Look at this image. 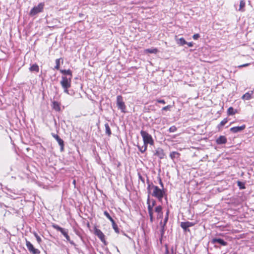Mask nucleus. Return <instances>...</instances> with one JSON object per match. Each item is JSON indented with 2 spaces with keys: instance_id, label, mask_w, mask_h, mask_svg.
<instances>
[{
  "instance_id": "8fccbe9b",
  "label": "nucleus",
  "mask_w": 254,
  "mask_h": 254,
  "mask_svg": "<svg viewBox=\"0 0 254 254\" xmlns=\"http://www.w3.org/2000/svg\"><path fill=\"white\" fill-rule=\"evenodd\" d=\"M112 223V225L115 224L116 222L112 218L111 216H110L109 218H108Z\"/></svg>"
},
{
  "instance_id": "58836bf2",
  "label": "nucleus",
  "mask_w": 254,
  "mask_h": 254,
  "mask_svg": "<svg viewBox=\"0 0 254 254\" xmlns=\"http://www.w3.org/2000/svg\"><path fill=\"white\" fill-rule=\"evenodd\" d=\"M164 234H165V232H163V234H162V235L161 234V230H160V238H159V242L160 243V244H162V241H163V236L164 235Z\"/></svg>"
},
{
  "instance_id": "bf43d9fd",
  "label": "nucleus",
  "mask_w": 254,
  "mask_h": 254,
  "mask_svg": "<svg viewBox=\"0 0 254 254\" xmlns=\"http://www.w3.org/2000/svg\"><path fill=\"white\" fill-rule=\"evenodd\" d=\"M73 183L74 185L75 184V183H76V181H75V180H73Z\"/></svg>"
},
{
  "instance_id": "2f4dec72",
  "label": "nucleus",
  "mask_w": 254,
  "mask_h": 254,
  "mask_svg": "<svg viewBox=\"0 0 254 254\" xmlns=\"http://www.w3.org/2000/svg\"><path fill=\"white\" fill-rule=\"evenodd\" d=\"M245 1L244 0H241L240 2V8L239 10L243 11L244 10V8L245 6Z\"/></svg>"
},
{
  "instance_id": "603ef678",
  "label": "nucleus",
  "mask_w": 254,
  "mask_h": 254,
  "mask_svg": "<svg viewBox=\"0 0 254 254\" xmlns=\"http://www.w3.org/2000/svg\"><path fill=\"white\" fill-rule=\"evenodd\" d=\"M169 213H170L169 210L167 209L165 217H167V218H169Z\"/></svg>"
},
{
  "instance_id": "5701e85b",
  "label": "nucleus",
  "mask_w": 254,
  "mask_h": 254,
  "mask_svg": "<svg viewBox=\"0 0 254 254\" xmlns=\"http://www.w3.org/2000/svg\"><path fill=\"white\" fill-rule=\"evenodd\" d=\"M177 43L179 46H182L185 45L187 42L185 40V39L183 37H181L176 40Z\"/></svg>"
},
{
  "instance_id": "0eeeda50",
  "label": "nucleus",
  "mask_w": 254,
  "mask_h": 254,
  "mask_svg": "<svg viewBox=\"0 0 254 254\" xmlns=\"http://www.w3.org/2000/svg\"><path fill=\"white\" fill-rule=\"evenodd\" d=\"M45 6L44 2H40L38 5L34 6L30 11L29 15L31 16H34L36 14L42 12Z\"/></svg>"
},
{
  "instance_id": "f8f14e48",
  "label": "nucleus",
  "mask_w": 254,
  "mask_h": 254,
  "mask_svg": "<svg viewBox=\"0 0 254 254\" xmlns=\"http://www.w3.org/2000/svg\"><path fill=\"white\" fill-rule=\"evenodd\" d=\"M154 155L157 156L160 159H162L164 158L165 154L163 149L161 148L158 147L154 151Z\"/></svg>"
},
{
  "instance_id": "09e8293b",
  "label": "nucleus",
  "mask_w": 254,
  "mask_h": 254,
  "mask_svg": "<svg viewBox=\"0 0 254 254\" xmlns=\"http://www.w3.org/2000/svg\"><path fill=\"white\" fill-rule=\"evenodd\" d=\"M112 223V225L115 224L116 222L112 218L111 216H110L109 218H108Z\"/></svg>"
},
{
  "instance_id": "a211bd4d",
  "label": "nucleus",
  "mask_w": 254,
  "mask_h": 254,
  "mask_svg": "<svg viewBox=\"0 0 254 254\" xmlns=\"http://www.w3.org/2000/svg\"><path fill=\"white\" fill-rule=\"evenodd\" d=\"M254 91H251L250 92H248L244 94L242 99L244 100H250L253 98H254L252 96L254 94Z\"/></svg>"
},
{
  "instance_id": "4be33fe9",
  "label": "nucleus",
  "mask_w": 254,
  "mask_h": 254,
  "mask_svg": "<svg viewBox=\"0 0 254 254\" xmlns=\"http://www.w3.org/2000/svg\"><path fill=\"white\" fill-rule=\"evenodd\" d=\"M237 113V110L236 109H234L232 107H229L227 110V115L228 116L234 115Z\"/></svg>"
},
{
  "instance_id": "c9c22d12",
  "label": "nucleus",
  "mask_w": 254,
  "mask_h": 254,
  "mask_svg": "<svg viewBox=\"0 0 254 254\" xmlns=\"http://www.w3.org/2000/svg\"><path fill=\"white\" fill-rule=\"evenodd\" d=\"M137 175H138V176L139 180L141 181L142 182V183L144 185L145 184V179H144V178H143L142 176V175H141V174L140 173H138Z\"/></svg>"
},
{
  "instance_id": "c85d7f7f",
  "label": "nucleus",
  "mask_w": 254,
  "mask_h": 254,
  "mask_svg": "<svg viewBox=\"0 0 254 254\" xmlns=\"http://www.w3.org/2000/svg\"><path fill=\"white\" fill-rule=\"evenodd\" d=\"M105 132L106 134H107L108 136H110L112 134L111 128L109 127V125L108 123H106L105 124Z\"/></svg>"
},
{
  "instance_id": "f03ea898",
  "label": "nucleus",
  "mask_w": 254,
  "mask_h": 254,
  "mask_svg": "<svg viewBox=\"0 0 254 254\" xmlns=\"http://www.w3.org/2000/svg\"><path fill=\"white\" fill-rule=\"evenodd\" d=\"M147 205V210L149 216V219L151 223H153L154 220V207L156 204V201L154 199H150L149 194H148L146 200Z\"/></svg>"
},
{
  "instance_id": "9d476101",
  "label": "nucleus",
  "mask_w": 254,
  "mask_h": 254,
  "mask_svg": "<svg viewBox=\"0 0 254 254\" xmlns=\"http://www.w3.org/2000/svg\"><path fill=\"white\" fill-rule=\"evenodd\" d=\"M52 136L56 140L59 145L60 146V150L63 152L64 150V141L61 137L54 133H51Z\"/></svg>"
},
{
  "instance_id": "a878e982",
  "label": "nucleus",
  "mask_w": 254,
  "mask_h": 254,
  "mask_svg": "<svg viewBox=\"0 0 254 254\" xmlns=\"http://www.w3.org/2000/svg\"><path fill=\"white\" fill-rule=\"evenodd\" d=\"M180 154L177 151H173L170 153V157L174 160L175 158L179 157Z\"/></svg>"
},
{
  "instance_id": "393cba45",
  "label": "nucleus",
  "mask_w": 254,
  "mask_h": 254,
  "mask_svg": "<svg viewBox=\"0 0 254 254\" xmlns=\"http://www.w3.org/2000/svg\"><path fill=\"white\" fill-rule=\"evenodd\" d=\"M62 61V63H63V59L61 58L56 60V66L54 67V69L60 70V61Z\"/></svg>"
},
{
  "instance_id": "2eb2a0df",
  "label": "nucleus",
  "mask_w": 254,
  "mask_h": 254,
  "mask_svg": "<svg viewBox=\"0 0 254 254\" xmlns=\"http://www.w3.org/2000/svg\"><path fill=\"white\" fill-rule=\"evenodd\" d=\"M168 219L169 218H167V217H165L164 220H163V221H162V220L160 221V227H161V234L162 235V234H163V232H165L166 231V224L168 221Z\"/></svg>"
},
{
  "instance_id": "49530a36",
  "label": "nucleus",
  "mask_w": 254,
  "mask_h": 254,
  "mask_svg": "<svg viewBox=\"0 0 254 254\" xmlns=\"http://www.w3.org/2000/svg\"><path fill=\"white\" fill-rule=\"evenodd\" d=\"M186 44H187L189 47H192L193 46L194 43L192 42H187V43H186Z\"/></svg>"
},
{
  "instance_id": "7ed1b4c3",
  "label": "nucleus",
  "mask_w": 254,
  "mask_h": 254,
  "mask_svg": "<svg viewBox=\"0 0 254 254\" xmlns=\"http://www.w3.org/2000/svg\"><path fill=\"white\" fill-rule=\"evenodd\" d=\"M72 77H68L67 76H62L60 84L64 89V92L68 95H72V93L69 92L68 88L71 87Z\"/></svg>"
},
{
  "instance_id": "7c9ffc66",
  "label": "nucleus",
  "mask_w": 254,
  "mask_h": 254,
  "mask_svg": "<svg viewBox=\"0 0 254 254\" xmlns=\"http://www.w3.org/2000/svg\"><path fill=\"white\" fill-rule=\"evenodd\" d=\"M237 185L240 190H244L246 189L245 183L241 181L237 182Z\"/></svg>"
},
{
  "instance_id": "6ab92c4d",
  "label": "nucleus",
  "mask_w": 254,
  "mask_h": 254,
  "mask_svg": "<svg viewBox=\"0 0 254 254\" xmlns=\"http://www.w3.org/2000/svg\"><path fill=\"white\" fill-rule=\"evenodd\" d=\"M60 71L63 74V76H67L68 77H72V71L70 69H60Z\"/></svg>"
},
{
  "instance_id": "f257e3e1",
  "label": "nucleus",
  "mask_w": 254,
  "mask_h": 254,
  "mask_svg": "<svg viewBox=\"0 0 254 254\" xmlns=\"http://www.w3.org/2000/svg\"><path fill=\"white\" fill-rule=\"evenodd\" d=\"M210 243L213 246L209 248L210 251L213 252L212 254H225L227 252L226 250L224 249V247L228 245V243L223 238L216 236L212 238ZM208 254H212L208 252Z\"/></svg>"
},
{
  "instance_id": "ddd939ff",
  "label": "nucleus",
  "mask_w": 254,
  "mask_h": 254,
  "mask_svg": "<svg viewBox=\"0 0 254 254\" xmlns=\"http://www.w3.org/2000/svg\"><path fill=\"white\" fill-rule=\"evenodd\" d=\"M145 177H146V183L147 184V193L148 194H149L150 195V194L151 193V190H153L154 189V187H156L157 186H155L153 185V183L150 182L148 179V177L146 174H145Z\"/></svg>"
},
{
  "instance_id": "dca6fc26",
  "label": "nucleus",
  "mask_w": 254,
  "mask_h": 254,
  "mask_svg": "<svg viewBox=\"0 0 254 254\" xmlns=\"http://www.w3.org/2000/svg\"><path fill=\"white\" fill-rule=\"evenodd\" d=\"M52 107L53 110L56 112H60L61 111V103L56 101L52 102Z\"/></svg>"
},
{
  "instance_id": "37998d69",
  "label": "nucleus",
  "mask_w": 254,
  "mask_h": 254,
  "mask_svg": "<svg viewBox=\"0 0 254 254\" xmlns=\"http://www.w3.org/2000/svg\"><path fill=\"white\" fill-rule=\"evenodd\" d=\"M156 102L157 103H161V104H165L166 103V102L164 100L160 99H157L156 100Z\"/></svg>"
},
{
  "instance_id": "a19ab883",
  "label": "nucleus",
  "mask_w": 254,
  "mask_h": 254,
  "mask_svg": "<svg viewBox=\"0 0 254 254\" xmlns=\"http://www.w3.org/2000/svg\"><path fill=\"white\" fill-rule=\"evenodd\" d=\"M185 222L187 223L189 227H192L195 225V223L193 222H191L189 221H186Z\"/></svg>"
},
{
  "instance_id": "72a5a7b5",
  "label": "nucleus",
  "mask_w": 254,
  "mask_h": 254,
  "mask_svg": "<svg viewBox=\"0 0 254 254\" xmlns=\"http://www.w3.org/2000/svg\"><path fill=\"white\" fill-rule=\"evenodd\" d=\"M112 227L115 231L116 232V233L118 234L120 233V229L116 223L115 224H112Z\"/></svg>"
},
{
  "instance_id": "de8ad7c7",
  "label": "nucleus",
  "mask_w": 254,
  "mask_h": 254,
  "mask_svg": "<svg viewBox=\"0 0 254 254\" xmlns=\"http://www.w3.org/2000/svg\"><path fill=\"white\" fill-rule=\"evenodd\" d=\"M104 214L107 218H109L110 216H111L110 214L107 211H105L104 212Z\"/></svg>"
},
{
  "instance_id": "1a4fd4ad",
  "label": "nucleus",
  "mask_w": 254,
  "mask_h": 254,
  "mask_svg": "<svg viewBox=\"0 0 254 254\" xmlns=\"http://www.w3.org/2000/svg\"><path fill=\"white\" fill-rule=\"evenodd\" d=\"M26 246L30 254H39L40 253V251L38 249H36L33 244L27 240L26 241Z\"/></svg>"
},
{
  "instance_id": "c03bdc74",
  "label": "nucleus",
  "mask_w": 254,
  "mask_h": 254,
  "mask_svg": "<svg viewBox=\"0 0 254 254\" xmlns=\"http://www.w3.org/2000/svg\"><path fill=\"white\" fill-rule=\"evenodd\" d=\"M200 37V35L198 33L193 35L192 38L194 40H197Z\"/></svg>"
},
{
  "instance_id": "f3484780",
  "label": "nucleus",
  "mask_w": 254,
  "mask_h": 254,
  "mask_svg": "<svg viewBox=\"0 0 254 254\" xmlns=\"http://www.w3.org/2000/svg\"><path fill=\"white\" fill-rule=\"evenodd\" d=\"M227 141V139L224 135H220L216 140V142L218 145H222L225 144Z\"/></svg>"
},
{
  "instance_id": "bb28decb",
  "label": "nucleus",
  "mask_w": 254,
  "mask_h": 254,
  "mask_svg": "<svg viewBox=\"0 0 254 254\" xmlns=\"http://www.w3.org/2000/svg\"><path fill=\"white\" fill-rule=\"evenodd\" d=\"M228 122V119L227 118L224 119L217 126V128L219 130H220L222 129L223 127L225 125V124Z\"/></svg>"
},
{
  "instance_id": "4d7b16f0",
  "label": "nucleus",
  "mask_w": 254,
  "mask_h": 254,
  "mask_svg": "<svg viewBox=\"0 0 254 254\" xmlns=\"http://www.w3.org/2000/svg\"><path fill=\"white\" fill-rule=\"evenodd\" d=\"M69 92L70 93H72V95H73L74 94V92H73V90H69Z\"/></svg>"
},
{
  "instance_id": "3c124183",
  "label": "nucleus",
  "mask_w": 254,
  "mask_h": 254,
  "mask_svg": "<svg viewBox=\"0 0 254 254\" xmlns=\"http://www.w3.org/2000/svg\"><path fill=\"white\" fill-rule=\"evenodd\" d=\"M112 223V225L115 224L116 222L112 218L111 216H110L109 218H108Z\"/></svg>"
},
{
  "instance_id": "79ce46f5",
  "label": "nucleus",
  "mask_w": 254,
  "mask_h": 254,
  "mask_svg": "<svg viewBox=\"0 0 254 254\" xmlns=\"http://www.w3.org/2000/svg\"><path fill=\"white\" fill-rule=\"evenodd\" d=\"M163 216V212H162V213H160L159 214H157L156 218L157 219H162Z\"/></svg>"
},
{
  "instance_id": "6e6d98bb",
  "label": "nucleus",
  "mask_w": 254,
  "mask_h": 254,
  "mask_svg": "<svg viewBox=\"0 0 254 254\" xmlns=\"http://www.w3.org/2000/svg\"><path fill=\"white\" fill-rule=\"evenodd\" d=\"M164 197H165V200H166V202H167V203H168L167 197V196H166V194H165V195L164 196Z\"/></svg>"
},
{
  "instance_id": "ea45409f",
  "label": "nucleus",
  "mask_w": 254,
  "mask_h": 254,
  "mask_svg": "<svg viewBox=\"0 0 254 254\" xmlns=\"http://www.w3.org/2000/svg\"><path fill=\"white\" fill-rule=\"evenodd\" d=\"M158 180L159 181V184L160 185L162 189H164V184L162 181L161 178L160 176L158 177Z\"/></svg>"
},
{
  "instance_id": "473e14b6",
  "label": "nucleus",
  "mask_w": 254,
  "mask_h": 254,
  "mask_svg": "<svg viewBox=\"0 0 254 254\" xmlns=\"http://www.w3.org/2000/svg\"><path fill=\"white\" fill-rule=\"evenodd\" d=\"M137 147L138 148V150L141 153H143V152H144L146 150L147 146L146 145H145L144 144H143V146H140L139 145H137Z\"/></svg>"
},
{
  "instance_id": "864d4df0",
  "label": "nucleus",
  "mask_w": 254,
  "mask_h": 254,
  "mask_svg": "<svg viewBox=\"0 0 254 254\" xmlns=\"http://www.w3.org/2000/svg\"><path fill=\"white\" fill-rule=\"evenodd\" d=\"M180 254H188L187 252L185 251V248H183V253Z\"/></svg>"
},
{
  "instance_id": "9b49d317",
  "label": "nucleus",
  "mask_w": 254,
  "mask_h": 254,
  "mask_svg": "<svg viewBox=\"0 0 254 254\" xmlns=\"http://www.w3.org/2000/svg\"><path fill=\"white\" fill-rule=\"evenodd\" d=\"M95 234L99 238V239L105 245H107V242L105 239V236L100 229H96L95 231Z\"/></svg>"
},
{
  "instance_id": "39448f33",
  "label": "nucleus",
  "mask_w": 254,
  "mask_h": 254,
  "mask_svg": "<svg viewBox=\"0 0 254 254\" xmlns=\"http://www.w3.org/2000/svg\"><path fill=\"white\" fill-rule=\"evenodd\" d=\"M52 226L53 228L57 230L58 231L60 232L71 245H73V246H76V245L74 243V242L70 240V237L68 235L67 230L64 229V228L61 227L55 223L53 224Z\"/></svg>"
},
{
  "instance_id": "13d9d810",
  "label": "nucleus",
  "mask_w": 254,
  "mask_h": 254,
  "mask_svg": "<svg viewBox=\"0 0 254 254\" xmlns=\"http://www.w3.org/2000/svg\"><path fill=\"white\" fill-rule=\"evenodd\" d=\"M116 249H117V252H119V253H120V251H119V250L118 248L117 247H116Z\"/></svg>"
},
{
  "instance_id": "f704fd0d",
  "label": "nucleus",
  "mask_w": 254,
  "mask_h": 254,
  "mask_svg": "<svg viewBox=\"0 0 254 254\" xmlns=\"http://www.w3.org/2000/svg\"><path fill=\"white\" fill-rule=\"evenodd\" d=\"M177 130V128L175 126H172L169 128L170 132H175Z\"/></svg>"
},
{
  "instance_id": "a18cd8bd",
  "label": "nucleus",
  "mask_w": 254,
  "mask_h": 254,
  "mask_svg": "<svg viewBox=\"0 0 254 254\" xmlns=\"http://www.w3.org/2000/svg\"><path fill=\"white\" fill-rule=\"evenodd\" d=\"M74 247H75L76 251L78 253H81L82 254H84V252L81 250H80V249H79L78 248H76V246H74Z\"/></svg>"
},
{
  "instance_id": "4c0bfd02",
  "label": "nucleus",
  "mask_w": 254,
  "mask_h": 254,
  "mask_svg": "<svg viewBox=\"0 0 254 254\" xmlns=\"http://www.w3.org/2000/svg\"><path fill=\"white\" fill-rule=\"evenodd\" d=\"M172 108V106L169 105L162 108V110L163 111H169Z\"/></svg>"
},
{
  "instance_id": "e433bc0d",
  "label": "nucleus",
  "mask_w": 254,
  "mask_h": 254,
  "mask_svg": "<svg viewBox=\"0 0 254 254\" xmlns=\"http://www.w3.org/2000/svg\"><path fill=\"white\" fill-rule=\"evenodd\" d=\"M34 236L35 237L37 242L40 244L42 242V239L36 233H34Z\"/></svg>"
},
{
  "instance_id": "412c9836",
  "label": "nucleus",
  "mask_w": 254,
  "mask_h": 254,
  "mask_svg": "<svg viewBox=\"0 0 254 254\" xmlns=\"http://www.w3.org/2000/svg\"><path fill=\"white\" fill-rule=\"evenodd\" d=\"M29 70L32 72H38L39 71V67L37 64H34L31 65L29 67Z\"/></svg>"
},
{
  "instance_id": "aec40b11",
  "label": "nucleus",
  "mask_w": 254,
  "mask_h": 254,
  "mask_svg": "<svg viewBox=\"0 0 254 254\" xmlns=\"http://www.w3.org/2000/svg\"><path fill=\"white\" fill-rule=\"evenodd\" d=\"M165 254H176V247L174 248L172 247L171 249V254L170 253V251L169 250L168 246L167 244L165 245Z\"/></svg>"
},
{
  "instance_id": "4468645a",
  "label": "nucleus",
  "mask_w": 254,
  "mask_h": 254,
  "mask_svg": "<svg viewBox=\"0 0 254 254\" xmlns=\"http://www.w3.org/2000/svg\"><path fill=\"white\" fill-rule=\"evenodd\" d=\"M246 128V125H243L241 126L234 127L230 128V131L233 133L240 132Z\"/></svg>"
},
{
  "instance_id": "c756f323",
  "label": "nucleus",
  "mask_w": 254,
  "mask_h": 254,
  "mask_svg": "<svg viewBox=\"0 0 254 254\" xmlns=\"http://www.w3.org/2000/svg\"><path fill=\"white\" fill-rule=\"evenodd\" d=\"M154 212L157 213V214H159L163 212V207L161 205H159L155 207L154 209Z\"/></svg>"
},
{
  "instance_id": "423d86ee",
  "label": "nucleus",
  "mask_w": 254,
  "mask_h": 254,
  "mask_svg": "<svg viewBox=\"0 0 254 254\" xmlns=\"http://www.w3.org/2000/svg\"><path fill=\"white\" fill-rule=\"evenodd\" d=\"M140 134L142 137L143 143L145 145L147 146L148 144H154V140L152 136L149 134L147 131L143 130L140 131Z\"/></svg>"
},
{
  "instance_id": "6e6552de",
  "label": "nucleus",
  "mask_w": 254,
  "mask_h": 254,
  "mask_svg": "<svg viewBox=\"0 0 254 254\" xmlns=\"http://www.w3.org/2000/svg\"><path fill=\"white\" fill-rule=\"evenodd\" d=\"M117 106L122 113H125L126 112V106L122 95H118L117 97Z\"/></svg>"
},
{
  "instance_id": "20e7f679",
  "label": "nucleus",
  "mask_w": 254,
  "mask_h": 254,
  "mask_svg": "<svg viewBox=\"0 0 254 254\" xmlns=\"http://www.w3.org/2000/svg\"><path fill=\"white\" fill-rule=\"evenodd\" d=\"M150 195L156 197L159 202H162V199L165 195V191L164 189H160L158 186L154 187Z\"/></svg>"
},
{
  "instance_id": "cd10ccee",
  "label": "nucleus",
  "mask_w": 254,
  "mask_h": 254,
  "mask_svg": "<svg viewBox=\"0 0 254 254\" xmlns=\"http://www.w3.org/2000/svg\"><path fill=\"white\" fill-rule=\"evenodd\" d=\"M158 50L157 48H152L150 49H147L145 50V52L149 54H156Z\"/></svg>"
},
{
  "instance_id": "5fc2aeb1",
  "label": "nucleus",
  "mask_w": 254,
  "mask_h": 254,
  "mask_svg": "<svg viewBox=\"0 0 254 254\" xmlns=\"http://www.w3.org/2000/svg\"><path fill=\"white\" fill-rule=\"evenodd\" d=\"M248 65V64H244L240 65V67H244V66H247Z\"/></svg>"
},
{
  "instance_id": "b1692460",
  "label": "nucleus",
  "mask_w": 254,
  "mask_h": 254,
  "mask_svg": "<svg viewBox=\"0 0 254 254\" xmlns=\"http://www.w3.org/2000/svg\"><path fill=\"white\" fill-rule=\"evenodd\" d=\"M180 226L183 229L184 232H190L189 227L185 222H182Z\"/></svg>"
}]
</instances>
